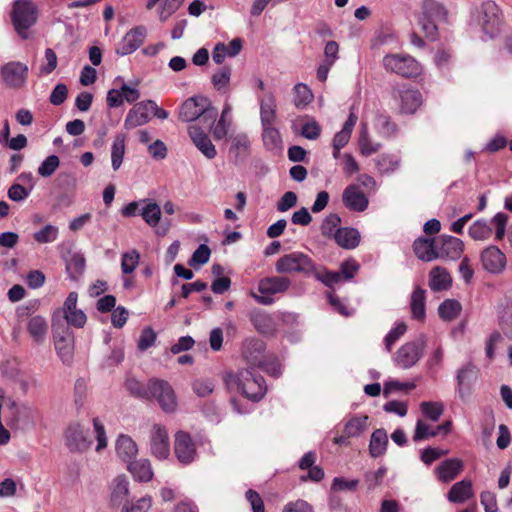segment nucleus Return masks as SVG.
I'll list each match as a JSON object with an SVG mask.
<instances>
[{
	"label": "nucleus",
	"mask_w": 512,
	"mask_h": 512,
	"mask_svg": "<svg viewBox=\"0 0 512 512\" xmlns=\"http://www.w3.org/2000/svg\"><path fill=\"white\" fill-rule=\"evenodd\" d=\"M150 449L152 455L163 460L170 455V441L167 430L161 425H153L150 433Z\"/></svg>",
	"instance_id": "nucleus-18"
},
{
	"label": "nucleus",
	"mask_w": 512,
	"mask_h": 512,
	"mask_svg": "<svg viewBox=\"0 0 512 512\" xmlns=\"http://www.w3.org/2000/svg\"><path fill=\"white\" fill-rule=\"evenodd\" d=\"M224 382L229 390H237L252 401L261 400L267 391L264 378L254 368L227 373Z\"/></svg>",
	"instance_id": "nucleus-2"
},
{
	"label": "nucleus",
	"mask_w": 512,
	"mask_h": 512,
	"mask_svg": "<svg viewBox=\"0 0 512 512\" xmlns=\"http://www.w3.org/2000/svg\"><path fill=\"white\" fill-rule=\"evenodd\" d=\"M438 435V431L422 420H418L413 436L414 441H421Z\"/></svg>",
	"instance_id": "nucleus-59"
},
{
	"label": "nucleus",
	"mask_w": 512,
	"mask_h": 512,
	"mask_svg": "<svg viewBox=\"0 0 512 512\" xmlns=\"http://www.w3.org/2000/svg\"><path fill=\"white\" fill-rule=\"evenodd\" d=\"M262 140L268 150L273 151L281 147V135L275 124L262 126Z\"/></svg>",
	"instance_id": "nucleus-44"
},
{
	"label": "nucleus",
	"mask_w": 512,
	"mask_h": 512,
	"mask_svg": "<svg viewBox=\"0 0 512 512\" xmlns=\"http://www.w3.org/2000/svg\"><path fill=\"white\" fill-rule=\"evenodd\" d=\"M140 262V254L136 249H132L122 254L121 270L123 274L134 272Z\"/></svg>",
	"instance_id": "nucleus-50"
},
{
	"label": "nucleus",
	"mask_w": 512,
	"mask_h": 512,
	"mask_svg": "<svg viewBox=\"0 0 512 512\" xmlns=\"http://www.w3.org/2000/svg\"><path fill=\"white\" fill-rule=\"evenodd\" d=\"M338 246L344 249H354L359 245L360 233L351 227L340 228L334 238Z\"/></svg>",
	"instance_id": "nucleus-33"
},
{
	"label": "nucleus",
	"mask_w": 512,
	"mask_h": 512,
	"mask_svg": "<svg viewBox=\"0 0 512 512\" xmlns=\"http://www.w3.org/2000/svg\"><path fill=\"white\" fill-rule=\"evenodd\" d=\"M378 171L382 174L392 173L400 167V158L395 155L381 154L375 159Z\"/></svg>",
	"instance_id": "nucleus-46"
},
{
	"label": "nucleus",
	"mask_w": 512,
	"mask_h": 512,
	"mask_svg": "<svg viewBox=\"0 0 512 512\" xmlns=\"http://www.w3.org/2000/svg\"><path fill=\"white\" fill-rule=\"evenodd\" d=\"M147 35L146 27L140 25L129 30L116 47V54L126 56L136 51Z\"/></svg>",
	"instance_id": "nucleus-16"
},
{
	"label": "nucleus",
	"mask_w": 512,
	"mask_h": 512,
	"mask_svg": "<svg viewBox=\"0 0 512 512\" xmlns=\"http://www.w3.org/2000/svg\"><path fill=\"white\" fill-rule=\"evenodd\" d=\"M210 253L209 247L205 244H201L192 254V257L189 260V265L195 266L206 264L209 261Z\"/></svg>",
	"instance_id": "nucleus-62"
},
{
	"label": "nucleus",
	"mask_w": 512,
	"mask_h": 512,
	"mask_svg": "<svg viewBox=\"0 0 512 512\" xmlns=\"http://www.w3.org/2000/svg\"><path fill=\"white\" fill-rule=\"evenodd\" d=\"M218 111L213 107L208 98L198 95L184 101L179 111V118L184 122H193L197 119L211 128L216 122Z\"/></svg>",
	"instance_id": "nucleus-3"
},
{
	"label": "nucleus",
	"mask_w": 512,
	"mask_h": 512,
	"mask_svg": "<svg viewBox=\"0 0 512 512\" xmlns=\"http://www.w3.org/2000/svg\"><path fill=\"white\" fill-rule=\"evenodd\" d=\"M294 104L297 108H304L312 102L314 96L311 89L304 83H297L294 88Z\"/></svg>",
	"instance_id": "nucleus-48"
},
{
	"label": "nucleus",
	"mask_w": 512,
	"mask_h": 512,
	"mask_svg": "<svg viewBox=\"0 0 512 512\" xmlns=\"http://www.w3.org/2000/svg\"><path fill=\"white\" fill-rule=\"evenodd\" d=\"M357 116L351 112L345 121L341 131L337 132L332 140V148L334 150L342 149L347 145L351 138L352 131L357 123Z\"/></svg>",
	"instance_id": "nucleus-32"
},
{
	"label": "nucleus",
	"mask_w": 512,
	"mask_h": 512,
	"mask_svg": "<svg viewBox=\"0 0 512 512\" xmlns=\"http://www.w3.org/2000/svg\"><path fill=\"white\" fill-rule=\"evenodd\" d=\"M246 358L253 365H257L261 367L266 373L273 377H279L281 375V364L279 360L274 356L265 357L264 359H257V357H249L246 355Z\"/></svg>",
	"instance_id": "nucleus-42"
},
{
	"label": "nucleus",
	"mask_w": 512,
	"mask_h": 512,
	"mask_svg": "<svg viewBox=\"0 0 512 512\" xmlns=\"http://www.w3.org/2000/svg\"><path fill=\"white\" fill-rule=\"evenodd\" d=\"M140 216L150 227H156L161 219V208L152 200L145 199V204L140 209Z\"/></svg>",
	"instance_id": "nucleus-39"
},
{
	"label": "nucleus",
	"mask_w": 512,
	"mask_h": 512,
	"mask_svg": "<svg viewBox=\"0 0 512 512\" xmlns=\"http://www.w3.org/2000/svg\"><path fill=\"white\" fill-rule=\"evenodd\" d=\"M129 494V481L124 475L117 476L111 487V503L113 506L124 504Z\"/></svg>",
	"instance_id": "nucleus-34"
},
{
	"label": "nucleus",
	"mask_w": 512,
	"mask_h": 512,
	"mask_svg": "<svg viewBox=\"0 0 512 512\" xmlns=\"http://www.w3.org/2000/svg\"><path fill=\"white\" fill-rule=\"evenodd\" d=\"M342 201L346 208L355 212L367 209L369 201L357 185L347 186L342 194Z\"/></svg>",
	"instance_id": "nucleus-22"
},
{
	"label": "nucleus",
	"mask_w": 512,
	"mask_h": 512,
	"mask_svg": "<svg viewBox=\"0 0 512 512\" xmlns=\"http://www.w3.org/2000/svg\"><path fill=\"white\" fill-rule=\"evenodd\" d=\"M472 20L489 38L500 33L502 15L498 5L492 0H484L472 13Z\"/></svg>",
	"instance_id": "nucleus-5"
},
{
	"label": "nucleus",
	"mask_w": 512,
	"mask_h": 512,
	"mask_svg": "<svg viewBox=\"0 0 512 512\" xmlns=\"http://www.w3.org/2000/svg\"><path fill=\"white\" fill-rule=\"evenodd\" d=\"M11 23L17 35L27 40L30 29L37 23L39 9L32 0H14L10 12Z\"/></svg>",
	"instance_id": "nucleus-4"
},
{
	"label": "nucleus",
	"mask_w": 512,
	"mask_h": 512,
	"mask_svg": "<svg viewBox=\"0 0 512 512\" xmlns=\"http://www.w3.org/2000/svg\"><path fill=\"white\" fill-rule=\"evenodd\" d=\"M59 234V230L56 226L47 224L41 230L34 233V240L41 244L54 242Z\"/></svg>",
	"instance_id": "nucleus-53"
},
{
	"label": "nucleus",
	"mask_w": 512,
	"mask_h": 512,
	"mask_svg": "<svg viewBox=\"0 0 512 512\" xmlns=\"http://www.w3.org/2000/svg\"><path fill=\"white\" fill-rule=\"evenodd\" d=\"M359 148L364 156H370L380 149V144L372 141L368 136L367 130L363 129L359 137Z\"/></svg>",
	"instance_id": "nucleus-58"
},
{
	"label": "nucleus",
	"mask_w": 512,
	"mask_h": 512,
	"mask_svg": "<svg viewBox=\"0 0 512 512\" xmlns=\"http://www.w3.org/2000/svg\"><path fill=\"white\" fill-rule=\"evenodd\" d=\"M508 216L503 213H497L488 222L485 219L476 220L468 229L469 236L476 241H485L492 236V226L495 229V239L500 241L504 238Z\"/></svg>",
	"instance_id": "nucleus-6"
},
{
	"label": "nucleus",
	"mask_w": 512,
	"mask_h": 512,
	"mask_svg": "<svg viewBox=\"0 0 512 512\" xmlns=\"http://www.w3.org/2000/svg\"><path fill=\"white\" fill-rule=\"evenodd\" d=\"M232 124L230 118H222L220 117L217 123L210 128L212 129V134L215 140H222L228 134L229 128Z\"/></svg>",
	"instance_id": "nucleus-63"
},
{
	"label": "nucleus",
	"mask_w": 512,
	"mask_h": 512,
	"mask_svg": "<svg viewBox=\"0 0 512 512\" xmlns=\"http://www.w3.org/2000/svg\"><path fill=\"white\" fill-rule=\"evenodd\" d=\"M464 244L459 238L441 235L437 239V255L440 259L456 260L463 252Z\"/></svg>",
	"instance_id": "nucleus-20"
},
{
	"label": "nucleus",
	"mask_w": 512,
	"mask_h": 512,
	"mask_svg": "<svg viewBox=\"0 0 512 512\" xmlns=\"http://www.w3.org/2000/svg\"><path fill=\"white\" fill-rule=\"evenodd\" d=\"M57 314L53 316V331H54V344L55 349L63 363L69 364L73 358L74 350V335L68 328H61L58 326Z\"/></svg>",
	"instance_id": "nucleus-12"
},
{
	"label": "nucleus",
	"mask_w": 512,
	"mask_h": 512,
	"mask_svg": "<svg viewBox=\"0 0 512 512\" xmlns=\"http://www.w3.org/2000/svg\"><path fill=\"white\" fill-rule=\"evenodd\" d=\"M151 119L148 105L145 101H141L129 110L124 120V128L127 130L134 129L148 123Z\"/></svg>",
	"instance_id": "nucleus-24"
},
{
	"label": "nucleus",
	"mask_w": 512,
	"mask_h": 512,
	"mask_svg": "<svg viewBox=\"0 0 512 512\" xmlns=\"http://www.w3.org/2000/svg\"><path fill=\"white\" fill-rule=\"evenodd\" d=\"M28 74V66L20 61H10L4 64L0 69L3 84L10 89H21L25 87Z\"/></svg>",
	"instance_id": "nucleus-10"
},
{
	"label": "nucleus",
	"mask_w": 512,
	"mask_h": 512,
	"mask_svg": "<svg viewBox=\"0 0 512 512\" xmlns=\"http://www.w3.org/2000/svg\"><path fill=\"white\" fill-rule=\"evenodd\" d=\"M9 415L6 417V422L11 427H20L21 424L28 423L33 416L32 409L24 404L18 405L11 402L8 406Z\"/></svg>",
	"instance_id": "nucleus-27"
},
{
	"label": "nucleus",
	"mask_w": 512,
	"mask_h": 512,
	"mask_svg": "<svg viewBox=\"0 0 512 512\" xmlns=\"http://www.w3.org/2000/svg\"><path fill=\"white\" fill-rule=\"evenodd\" d=\"M472 496V482L466 479L453 484L447 494L448 500L452 503H463Z\"/></svg>",
	"instance_id": "nucleus-31"
},
{
	"label": "nucleus",
	"mask_w": 512,
	"mask_h": 512,
	"mask_svg": "<svg viewBox=\"0 0 512 512\" xmlns=\"http://www.w3.org/2000/svg\"><path fill=\"white\" fill-rule=\"evenodd\" d=\"M230 79L231 68L229 66L222 67L217 72H215L211 77L212 84L218 91L226 89L230 83Z\"/></svg>",
	"instance_id": "nucleus-54"
},
{
	"label": "nucleus",
	"mask_w": 512,
	"mask_h": 512,
	"mask_svg": "<svg viewBox=\"0 0 512 512\" xmlns=\"http://www.w3.org/2000/svg\"><path fill=\"white\" fill-rule=\"evenodd\" d=\"M422 414L431 421H438L444 406L441 402H422L420 405Z\"/></svg>",
	"instance_id": "nucleus-56"
},
{
	"label": "nucleus",
	"mask_w": 512,
	"mask_h": 512,
	"mask_svg": "<svg viewBox=\"0 0 512 512\" xmlns=\"http://www.w3.org/2000/svg\"><path fill=\"white\" fill-rule=\"evenodd\" d=\"M394 98L400 99L402 113L413 114L422 104V96L415 89H398L393 93Z\"/></svg>",
	"instance_id": "nucleus-23"
},
{
	"label": "nucleus",
	"mask_w": 512,
	"mask_h": 512,
	"mask_svg": "<svg viewBox=\"0 0 512 512\" xmlns=\"http://www.w3.org/2000/svg\"><path fill=\"white\" fill-rule=\"evenodd\" d=\"M429 287L433 291H441L450 287L452 279L446 269L434 267L429 274Z\"/></svg>",
	"instance_id": "nucleus-37"
},
{
	"label": "nucleus",
	"mask_w": 512,
	"mask_h": 512,
	"mask_svg": "<svg viewBox=\"0 0 512 512\" xmlns=\"http://www.w3.org/2000/svg\"><path fill=\"white\" fill-rule=\"evenodd\" d=\"M66 447L71 452H84L91 446L88 431L78 422L71 423L64 431Z\"/></svg>",
	"instance_id": "nucleus-14"
},
{
	"label": "nucleus",
	"mask_w": 512,
	"mask_h": 512,
	"mask_svg": "<svg viewBox=\"0 0 512 512\" xmlns=\"http://www.w3.org/2000/svg\"><path fill=\"white\" fill-rule=\"evenodd\" d=\"M66 268L70 273L71 278L76 279L85 269L84 257L80 254H74L67 262Z\"/></svg>",
	"instance_id": "nucleus-60"
},
{
	"label": "nucleus",
	"mask_w": 512,
	"mask_h": 512,
	"mask_svg": "<svg viewBox=\"0 0 512 512\" xmlns=\"http://www.w3.org/2000/svg\"><path fill=\"white\" fill-rule=\"evenodd\" d=\"M368 429V416L356 415L344 426V433L351 438L360 437Z\"/></svg>",
	"instance_id": "nucleus-41"
},
{
	"label": "nucleus",
	"mask_w": 512,
	"mask_h": 512,
	"mask_svg": "<svg viewBox=\"0 0 512 512\" xmlns=\"http://www.w3.org/2000/svg\"><path fill=\"white\" fill-rule=\"evenodd\" d=\"M127 390L136 398H155L164 412L171 413L177 408V398L171 385L160 379H150L146 384L134 378L125 382Z\"/></svg>",
	"instance_id": "nucleus-1"
},
{
	"label": "nucleus",
	"mask_w": 512,
	"mask_h": 512,
	"mask_svg": "<svg viewBox=\"0 0 512 512\" xmlns=\"http://www.w3.org/2000/svg\"><path fill=\"white\" fill-rule=\"evenodd\" d=\"M127 468L137 481L148 482L153 477V470L147 459L134 460L128 464Z\"/></svg>",
	"instance_id": "nucleus-36"
},
{
	"label": "nucleus",
	"mask_w": 512,
	"mask_h": 512,
	"mask_svg": "<svg viewBox=\"0 0 512 512\" xmlns=\"http://www.w3.org/2000/svg\"><path fill=\"white\" fill-rule=\"evenodd\" d=\"M388 444V435L384 429H376L370 439L369 452L372 457L377 458L383 455Z\"/></svg>",
	"instance_id": "nucleus-40"
},
{
	"label": "nucleus",
	"mask_w": 512,
	"mask_h": 512,
	"mask_svg": "<svg viewBox=\"0 0 512 512\" xmlns=\"http://www.w3.org/2000/svg\"><path fill=\"white\" fill-rule=\"evenodd\" d=\"M151 507V498L146 496L138 499L135 503L124 504L122 512H146Z\"/></svg>",
	"instance_id": "nucleus-64"
},
{
	"label": "nucleus",
	"mask_w": 512,
	"mask_h": 512,
	"mask_svg": "<svg viewBox=\"0 0 512 512\" xmlns=\"http://www.w3.org/2000/svg\"><path fill=\"white\" fill-rule=\"evenodd\" d=\"M27 329L34 341L41 343L46 337L48 324L44 317L36 315L29 319Z\"/></svg>",
	"instance_id": "nucleus-38"
},
{
	"label": "nucleus",
	"mask_w": 512,
	"mask_h": 512,
	"mask_svg": "<svg viewBox=\"0 0 512 512\" xmlns=\"http://www.w3.org/2000/svg\"><path fill=\"white\" fill-rule=\"evenodd\" d=\"M301 128V135L308 140H316L321 134V126L312 117L305 116Z\"/></svg>",
	"instance_id": "nucleus-52"
},
{
	"label": "nucleus",
	"mask_w": 512,
	"mask_h": 512,
	"mask_svg": "<svg viewBox=\"0 0 512 512\" xmlns=\"http://www.w3.org/2000/svg\"><path fill=\"white\" fill-rule=\"evenodd\" d=\"M461 304L454 299H447L443 301L438 307L440 318L444 320H454L461 312Z\"/></svg>",
	"instance_id": "nucleus-47"
},
{
	"label": "nucleus",
	"mask_w": 512,
	"mask_h": 512,
	"mask_svg": "<svg viewBox=\"0 0 512 512\" xmlns=\"http://www.w3.org/2000/svg\"><path fill=\"white\" fill-rule=\"evenodd\" d=\"M341 218L337 214H329L324 218L321 224V233L328 238H335V234L340 229Z\"/></svg>",
	"instance_id": "nucleus-51"
},
{
	"label": "nucleus",
	"mask_w": 512,
	"mask_h": 512,
	"mask_svg": "<svg viewBox=\"0 0 512 512\" xmlns=\"http://www.w3.org/2000/svg\"><path fill=\"white\" fill-rule=\"evenodd\" d=\"M413 250L422 261L431 262L438 259L437 240L420 237L414 241Z\"/></svg>",
	"instance_id": "nucleus-28"
},
{
	"label": "nucleus",
	"mask_w": 512,
	"mask_h": 512,
	"mask_svg": "<svg viewBox=\"0 0 512 512\" xmlns=\"http://www.w3.org/2000/svg\"><path fill=\"white\" fill-rule=\"evenodd\" d=\"M275 269L278 273H302L308 276L314 271V263L308 255L296 251L280 257Z\"/></svg>",
	"instance_id": "nucleus-9"
},
{
	"label": "nucleus",
	"mask_w": 512,
	"mask_h": 512,
	"mask_svg": "<svg viewBox=\"0 0 512 512\" xmlns=\"http://www.w3.org/2000/svg\"><path fill=\"white\" fill-rule=\"evenodd\" d=\"M483 269L491 274H501L506 268L505 254L494 245L486 247L480 255Z\"/></svg>",
	"instance_id": "nucleus-15"
},
{
	"label": "nucleus",
	"mask_w": 512,
	"mask_h": 512,
	"mask_svg": "<svg viewBox=\"0 0 512 512\" xmlns=\"http://www.w3.org/2000/svg\"><path fill=\"white\" fill-rule=\"evenodd\" d=\"M425 348L424 337L402 345L393 357L394 364L401 369L413 367L422 357Z\"/></svg>",
	"instance_id": "nucleus-11"
},
{
	"label": "nucleus",
	"mask_w": 512,
	"mask_h": 512,
	"mask_svg": "<svg viewBox=\"0 0 512 512\" xmlns=\"http://www.w3.org/2000/svg\"><path fill=\"white\" fill-rule=\"evenodd\" d=\"M183 2L184 0H146V9L151 10L159 4L158 16L160 21L165 22L180 8Z\"/></svg>",
	"instance_id": "nucleus-30"
},
{
	"label": "nucleus",
	"mask_w": 512,
	"mask_h": 512,
	"mask_svg": "<svg viewBox=\"0 0 512 512\" xmlns=\"http://www.w3.org/2000/svg\"><path fill=\"white\" fill-rule=\"evenodd\" d=\"M426 297H425V290L417 287L414 289V291L411 294L410 299V308H411V314L412 318L423 321L426 317Z\"/></svg>",
	"instance_id": "nucleus-35"
},
{
	"label": "nucleus",
	"mask_w": 512,
	"mask_h": 512,
	"mask_svg": "<svg viewBox=\"0 0 512 512\" xmlns=\"http://www.w3.org/2000/svg\"><path fill=\"white\" fill-rule=\"evenodd\" d=\"M260 106L261 126L274 125L276 123V98L272 92H267L263 96L258 97Z\"/></svg>",
	"instance_id": "nucleus-25"
},
{
	"label": "nucleus",
	"mask_w": 512,
	"mask_h": 512,
	"mask_svg": "<svg viewBox=\"0 0 512 512\" xmlns=\"http://www.w3.org/2000/svg\"><path fill=\"white\" fill-rule=\"evenodd\" d=\"M463 469V462L458 458L444 460L435 469L439 481L448 483L454 480Z\"/></svg>",
	"instance_id": "nucleus-26"
},
{
	"label": "nucleus",
	"mask_w": 512,
	"mask_h": 512,
	"mask_svg": "<svg viewBox=\"0 0 512 512\" xmlns=\"http://www.w3.org/2000/svg\"><path fill=\"white\" fill-rule=\"evenodd\" d=\"M59 166H60L59 157L56 155H50V156L46 157L41 162V164L38 167L37 172L41 177L47 178V177L52 176L55 173V171L58 169Z\"/></svg>",
	"instance_id": "nucleus-55"
},
{
	"label": "nucleus",
	"mask_w": 512,
	"mask_h": 512,
	"mask_svg": "<svg viewBox=\"0 0 512 512\" xmlns=\"http://www.w3.org/2000/svg\"><path fill=\"white\" fill-rule=\"evenodd\" d=\"M311 275H314L318 281L322 282L329 288H333L334 285L341 281V273L329 271L326 268L317 269L314 266V271H312Z\"/></svg>",
	"instance_id": "nucleus-49"
},
{
	"label": "nucleus",
	"mask_w": 512,
	"mask_h": 512,
	"mask_svg": "<svg viewBox=\"0 0 512 512\" xmlns=\"http://www.w3.org/2000/svg\"><path fill=\"white\" fill-rule=\"evenodd\" d=\"M382 65L387 72L405 78L417 77L422 72L421 64L409 55L387 54L383 57Z\"/></svg>",
	"instance_id": "nucleus-7"
},
{
	"label": "nucleus",
	"mask_w": 512,
	"mask_h": 512,
	"mask_svg": "<svg viewBox=\"0 0 512 512\" xmlns=\"http://www.w3.org/2000/svg\"><path fill=\"white\" fill-rule=\"evenodd\" d=\"M407 326L404 322L396 323V326L392 328L384 338L386 350L391 351L392 346L405 334Z\"/></svg>",
	"instance_id": "nucleus-57"
},
{
	"label": "nucleus",
	"mask_w": 512,
	"mask_h": 512,
	"mask_svg": "<svg viewBox=\"0 0 512 512\" xmlns=\"http://www.w3.org/2000/svg\"><path fill=\"white\" fill-rule=\"evenodd\" d=\"M115 448L118 457L127 464L132 462L138 453V447L135 441L130 436L125 434L118 436Z\"/></svg>",
	"instance_id": "nucleus-29"
},
{
	"label": "nucleus",
	"mask_w": 512,
	"mask_h": 512,
	"mask_svg": "<svg viewBox=\"0 0 512 512\" xmlns=\"http://www.w3.org/2000/svg\"><path fill=\"white\" fill-rule=\"evenodd\" d=\"M188 133L193 144L207 159L211 160L216 157V147L212 143L211 139L209 138L206 132H204L196 124H192L188 128Z\"/></svg>",
	"instance_id": "nucleus-21"
},
{
	"label": "nucleus",
	"mask_w": 512,
	"mask_h": 512,
	"mask_svg": "<svg viewBox=\"0 0 512 512\" xmlns=\"http://www.w3.org/2000/svg\"><path fill=\"white\" fill-rule=\"evenodd\" d=\"M291 286V280L284 276H271L261 279L258 283V291L256 294L251 292V296L255 301L262 305H271L274 302L272 298L275 294L285 293Z\"/></svg>",
	"instance_id": "nucleus-8"
},
{
	"label": "nucleus",
	"mask_w": 512,
	"mask_h": 512,
	"mask_svg": "<svg viewBox=\"0 0 512 512\" xmlns=\"http://www.w3.org/2000/svg\"><path fill=\"white\" fill-rule=\"evenodd\" d=\"M478 372V368L472 363H467L457 370L456 392L460 399L464 400L470 395L472 387L477 380Z\"/></svg>",
	"instance_id": "nucleus-17"
},
{
	"label": "nucleus",
	"mask_w": 512,
	"mask_h": 512,
	"mask_svg": "<svg viewBox=\"0 0 512 512\" xmlns=\"http://www.w3.org/2000/svg\"><path fill=\"white\" fill-rule=\"evenodd\" d=\"M174 454L177 460L188 465L197 458V448L191 435L185 431H178L174 436Z\"/></svg>",
	"instance_id": "nucleus-13"
},
{
	"label": "nucleus",
	"mask_w": 512,
	"mask_h": 512,
	"mask_svg": "<svg viewBox=\"0 0 512 512\" xmlns=\"http://www.w3.org/2000/svg\"><path fill=\"white\" fill-rule=\"evenodd\" d=\"M215 388V384L209 379H196L192 383L194 393L199 397L209 396Z\"/></svg>",
	"instance_id": "nucleus-61"
},
{
	"label": "nucleus",
	"mask_w": 512,
	"mask_h": 512,
	"mask_svg": "<svg viewBox=\"0 0 512 512\" xmlns=\"http://www.w3.org/2000/svg\"><path fill=\"white\" fill-rule=\"evenodd\" d=\"M422 15L437 22L445 21L446 10L442 4L435 0H425L422 6Z\"/></svg>",
	"instance_id": "nucleus-45"
},
{
	"label": "nucleus",
	"mask_w": 512,
	"mask_h": 512,
	"mask_svg": "<svg viewBox=\"0 0 512 512\" xmlns=\"http://www.w3.org/2000/svg\"><path fill=\"white\" fill-rule=\"evenodd\" d=\"M125 155V136L118 134L115 136L111 146V164L114 171H117L123 162Z\"/></svg>",
	"instance_id": "nucleus-43"
},
{
	"label": "nucleus",
	"mask_w": 512,
	"mask_h": 512,
	"mask_svg": "<svg viewBox=\"0 0 512 512\" xmlns=\"http://www.w3.org/2000/svg\"><path fill=\"white\" fill-rule=\"evenodd\" d=\"M229 156L238 165L246 161L251 154V140L246 133H237L230 138Z\"/></svg>",
	"instance_id": "nucleus-19"
}]
</instances>
